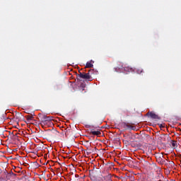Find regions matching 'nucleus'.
Returning a JSON list of instances; mask_svg holds the SVG:
<instances>
[{
	"label": "nucleus",
	"mask_w": 181,
	"mask_h": 181,
	"mask_svg": "<svg viewBox=\"0 0 181 181\" xmlns=\"http://www.w3.org/2000/svg\"><path fill=\"white\" fill-rule=\"evenodd\" d=\"M69 131H70V129H69L68 128L66 129V135H67V132H69Z\"/></svg>",
	"instance_id": "obj_14"
},
{
	"label": "nucleus",
	"mask_w": 181,
	"mask_h": 181,
	"mask_svg": "<svg viewBox=\"0 0 181 181\" xmlns=\"http://www.w3.org/2000/svg\"><path fill=\"white\" fill-rule=\"evenodd\" d=\"M137 74H144V69L142 68H138L136 70Z\"/></svg>",
	"instance_id": "obj_9"
},
{
	"label": "nucleus",
	"mask_w": 181,
	"mask_h": 181,
	"mask_svg": "<svg viewBox=\"0 0 181 181\" xmlns=\"http://www.w3.org/2000/svg\"><path fill=\"white\" fill-rule=\"evenodd\" d=\"M124 70H125V71H131V72L135 71V69H134L132 67H129V66L125 67Z\"/></svg>",
	"instance_id": "obj_8"
},
{
	"label": "nucleus",
	"mask_w": 181,
	"mask_h": 181,
	"mask_svg": "<svg viewBox=\"0 0 181 181\" xmlns=\"http://www.w3.org/2000/svg\"><path fill=\"white\" fill-rule=\"evenodd\" d=\"M170 162V165H171V166H175V163H173V161H169Z\"/></svg>",
	"instance_id": "obj_13"
},
{
	"label": "nucleus",
	"mask_w": 181,
	"mask_h": 181,
	"mask_svg": "<svg viewBox=\"0 0 181 181\" xmlns=\"http://www.w3.org/2000/svg\"><path fill=\"white\" fill-rule=\"evenodd\" d=\"M39 117L40 118L41 122H47L49 121H53V117L52 116H47L46 115L39 114Z\"/></svg>",
	"instance_id": "obj_2"
},
{
	"label": "nucleus",
	"mask_w": 181,
	"mask_h": 181,
	"mask_svg": "<svg viewBox=\"0 0 181 181\" xmlns=\"http://www.w3.org/2000/svg\"><path fill=\"white\" fill-rule=\"evenodd\" d=\"M25 118L27 119L28 122H29V121H32V119H33V117L31 115H27V116H25Z\"/></svg>",
	"instance_id": "obj_11"
},
{
	"label": "nucleus",
	"mask_w": 181,
	"mask_h": 181,
	"mask_svg": "<svg viewBox=\"0 0 181 181\" xmlns=\"http://www.w3.org/2000/svg\"><path fill=\"white\" fill-rule=\"evenodd\" d=\"M91 67H94V65L91 64V62H88L86 64V69H91Z\"/></svg>",
	"instance_id": "obj_7"
},
{
	"label": "nucleus",
	"mask_w": 181,
	"mask_h": 181,
	"mask_svg": "<svg viewBox=\"0 0 181 181\" xmlns=\"http://www.w3.org/2000/svg\"><path fill=\"white\" fill-rule=\"evenodd\" d=\"M90 134V135H95L96 136H100V135H101V132L91 130Z\"/></svg>",
	"instance_id": "obj_6"
},
{
	"label": "nucleus",
	"mask_w": 181,
	"mask_h": 181,
	"mask_svg": "<svg viewBox=\"0 0 181 181\" xmlns=\"http://www.w3.org/2000/svg\"><path fill=\"white\" fill-rule=\"evenodd\" d=\"M146 165H151V163L149 162L146 161Z\"/></svg>",
	"instance_id": "obj_15"
},
{
	"label": "nucleus",
	"mask_w": 181,
	"mask_h": 181,
	"mask_svg": "<svg viewBox=\"0 0 181 181\" xmlns=\"http://www.w3.org/2000/svg\"><path fill=\"white\" fill-rule=\"evenodd\" d=\"M147 115H149L153 119H160V117L152 112H148Z\"/></svg>",
	"instance_id": "obj_5"
},
{
	"label": "nucleus",
	"mask_w": 181,
	"mask_h": 181,
	"mask_svg": "<svg viewBox=\"0 0 181 181\" xmlns=\"http://www.w3.org/2000/svg\"><path fill=\"white\" fill-rule=\"evenodd\" d=\"M171 145H172V148H177V144L176 141H171Z\"/></svg>",
	"instance_id": "obj_10"
},
{
	"label": "nucleus",
	"mask_w": 181,
	"mask_h": 181,
	"mask_svg": "<svg viewBox=\"0 0 181 181\" xmlns=\"http://www.w3.org/2000/svg\"><path fill=\"white\" fill-rule=\"evenodd\" d=\"M94 71V70L90 69L88 71V73H81L79 71V74H76V76L78 77V78H83L84 80H91V75L93 74V72Z\"/></svg>",
	"instance_id": "obj_1"
},
{
	"label": "nucleus",
	"mask_w": 181,
	"mask_h": 181,
	"mask_svg": "<svg viewBox=\"0 0 181 181\" xmlns=\"http://www.w3.org/2000/svg\"><path fill=\"white\" fill-rule=\"evenodd\" d=\"M156 162L160 165H163L165 163L166 160L163 159V153H157L156 154Z\"/></svg>",
	"instance_id": "obj_3"
},
{
	"label": "nucleus",
	"mask_w": 181,
	"mask_h": 181,
	"mask_svg": "<svg viewBox=\"0 0 181 181\" xmlns=\"http://www.w3.org/2000/svg\"><path fill=\"white\" fill-rule=\"evenodd\" d=\"M16 117L17 119H19V118H21V117H22V114L18 112V113L16 114Z\"/></svg>",
	"instance_id": "obj_12"
},
{
	"label": "nucleus",
	"mask_w": 181,
	"mask_h": 181,
	"mask_svg": "<svg viewBox=\"0 0 181 181\" xmlns=\"http://www.w3.org/2000/svg\"><path fill=\"white\" fill-rule=\"evenodd\" d=\"M123 127L126 128V129H132V131L136 130V127L135 126H132L131 124H127L125 122L123 123Z\"/></svg>",
	"instance_id": "obj_4"
},
{
	"label": "nucleus",
	"mask_w": 181,
	"mask_h": 181,
	"mask_svg": "<svg viewBox=\"0 0 181 181\" xmlns=\"http://www.w3.org/2000/svg\"><path fill=\"white\" fill-rule=\"evenodd\" d=\"M35 115V113L31 114V117H33Z\"/></svg>",
	"instance_id": "obj_17"
},
{
	"label": "nucleus",
	"mask_w": 181,
	"mask_h": 181,
	"mask_svg": "<svg viewBox=\"0 0 181 181\" xmlns=\"http://www.w3.org/2000/svg\"><path fill=\"white\" fill-rule=\"evenodd\" d=\"M160 128H163V124H160Z\"/></svg>",
	"instance_id": "obj_16"
},
{
	"label": "nucleus",
	"mask_w": 181,
	"mask_h": 181,
	"mask_svg": "<svg viewBox=\"0 0 181 181\" xmlns=\"http://www.w3.org/2000/svg\"><path fill=\"white\" fill-rule=\"evenodd\" d=\"M87 155H90V153H89V152H87Z\"/></svg>",
	"instance_id": "obj_18"
}]
</instances>
